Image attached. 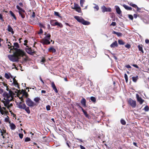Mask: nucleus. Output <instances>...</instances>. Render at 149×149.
Here are the masks:
<instances>
[{"label": "nucleus", "mask_w": 149, "mask_h": 149, "mask_svg": "<svg viewBox=\"0 0 149 149\" xmlns=\"http://www.w3.org/2000/svg\"><path fill=\"white\" fill-rule=\"evenodd\" d=\"M19 46L17 42H15L14 43V46H11V49H13L15 51V53L17 55L19 56H23L25 55L26 53L18 49Z\"/></svg>", "instance_id": "obj_1"}, {"label": "nucleus", "mask_w": 149, "mask_h": 149, "mask_svg": "<svg viewBox=\"0 0 149 149\" xmlns=\"http://www.w3.org/2000/svg\"><path fill=\"white\" fill-rule=\"evenodd\" d=\"M74 18L77 21L84 25H87L90 24L89 22L85 20L81 17L75 16L74 17Z\"/></svg>", "instance_id": "obj_2"}, {"label": "nucleus", "mask_w": 149, "mask_h": 149, "mask_svg": "<svg viewBox=\"0 0 149 149\" xmlns=\"http://www.w3.org/2000/svg\"><path fill=\"white\" fill-rule=\"evenodd\" d=\"M18 10V13L19 15L21 16L22 19H24L25 17V15L26 13L24 10L20 7L19 6H16Z\"/></svg>", "instance_id": "obj_3"}, {"label": "nucleus", "mask_w": 149, "mask_h": 149, "mask_svg": "<svg viewBox=\"0 0 149 149\" xmlns=\"http://www.w3.org/2000/svg\"><path fill=\"white\" fill-rule=\"evenodd\" d=\"M26 104L29 106L31 107H33L35 106H37L36 103H34L30 98H27L26 101Z\"/></svg>", "instance_id": "obj_4"}, {"label": "nucleus", "mask_w": 149, "mask_h": 149, "mask_svg": "<svg viewBox=\"0 0 149 149\" xmlns=\"http://www.w3.org/2000/svg\"><path fill=\"white\" fill-rule=\"evenodd\" d=\"M41 42L44 45H49L50 43L49 40L44 38L41 40Z\"/></svg>", "instance_id": "obj_5"}, {"label": "nucleus", "mask_w": 149, "mask_h": 149, "mask_svg": "<svg viewBox=\"0 0 149 149\" xmlns=\"http://www.w3.org/2000/svg\"><path fill=\"white\" fill-rule=\"evenodd\" d=\"M128 102L133 108H135L136 107V103L135 101L130 99L129 100Z\"/></svg>", "instance_id": "obj_6"}, {"label": "nucleus", "mask_w": 149, "mask_h": 149, "mask_svg": "<svg viewBox=\"0 0 149 149\" xmlns=\"http://www.w3.org/2000/svg\"><path fill=\"white\" fill-rule=\"evenodd\" d=\"M8 58L9 59L13 62H16L18 61V59L15 56L9 55L8 56Z\"/></svg>", "instance_id": "obj_7"}, {"label": "nucleus", "mask_w": 149, "mask_h": 149, "mask_svg": "<svg viewBox=\"0 0 149 149\" xmlns=\"http://www.w3.org/2000/svg\"><path fill=\"white\" fill-rule=\"evenodd\" d=\"M101 9L103 13H104L105 12H111V9L110 8H107L104 6H102Z\"/></svg>", "instance_id": "obj_8"}, {"label": "nucleus", "mask_w": 149, "mask_h": 149, "mask_svg": "<svg viewBox=\"0 0 149 149\" xmlns=\"http://www.w3.org/2000/svg\"><path fill=\"white\" fill-rule=\"evenodd\" d=\"M136 95L137 101L139 102L140 104H142L144 101V100L140 97L138 94H136Z\"/></svg>", "instance_id": "obj_9"}, {"label": "nucleus", "mask_w": 149, "mask_h": 149, "mask_svg": "<svg viewBox=\"0 0 149 149\" xmlns=\"http://www.w3.org/2000/svg\"><path fill=\"white\" fill-rule=\"evenodd\" d=\"M18 107L21 109H24L26 107V106L25 104H22L21 102L18 103Z\"/></svg>", "instance_id": "obj_10"}, {"label": "nucleus", "mask_w": 149, "mask_h": 149, "mask_svg": "<svg viewBox=\"0 0 149 149\" xmlns=\"http://www.w3.org/2000/svg\"><path fill=\"white\" fill-rule=\"evenodd\" d=\"M0 85L2 87H6V90L7 91H8V86L7 84L4 82H0Z\"/></svg>", "instance_id": "obj_11"}, {"label": "nucleus", "mask_w": 149, "mask_h": 149, "mask_svg": "<svg viewBox=\"0 0 149 149\" xmlns=\"http://www.w3.org/2000/svg\"><path fill=\"white\" fill-rule=\"evenodd\" d=\"M13 84L16 87H18L19 88L18 83L17 82V81L16 80L15 77H14L13 78Z\"/></svg>", "instance_id": "obj_12"}, {"label": "nucleus", "mask_w": 149, "mask_h": 149, "mask_svg": "<svg viewBox=\"0 0 149 149\" xmlns=\"http://www.w3.org/2000/svg\"><path fill=\"white\" fill-rule=\"evenodd\" d=\"M81 103L84 107H86V101L85 98H83L81 101Z\"/></svg>", "instance_id": "obj_13"}, {"label": "nucleus", "mask_w": 149, "mask_h": 149, "mask_svg": "<svg viewBox=\"0 0 149 149\" xmlns=\"http://www.w3.org/2000/svg\"><path fill=\"white\" fill-rule=\"evenodd\" d=\"M26 52L27 53L29 54L32 55L33 54L34 52L31 49V48L26 49Z\"/></svg>", "instance_id": "obj_14"}, {"label": "nucleus", "mask_w": 149, "mask_h": 149, "mask_svg": "<svg viewBox=\"0 0 149 149\" xmlns=\"http://www.w3.org/2000/svg\"><path fill=\"white\" fill-rule=\"evenodd\" d=\"M8 31L11 32L12 34H13L14 33L13 29L9 25L8 26Z\"/></svg>", "instance_id": "obj_15"}, {"label": "nucleus", "mask_w": 149, "mask_h": 149, "mask_svg": "<svg viewBox=\"0 0 149 149\" xmlns=\"http://www.w3.org/2000/svg\"><path fill=\"white\" fill-rule=\"evenodd\" d=\"M115 7L117 13L118 14H120L121 13V11L119 7L118 6H116Z\"/></svg>", "instance_id": "obj_16"}, {"label": "nucleus", "mask_w": 149, "mask_h": 149, "mask_svg": "<svg viewBox=\"0 0 149 149\" xmlns=\"http://www.w3.org/2000/svg\"><path fill=\"white\" fill-rule=\"evenodd\" d=\"M48 51L54 53L56 52V50L53 47H51L48 49Z\"/></svg>", "instance_id": "obj_17"}, {"label": "nucleus", "mask_w": 149, "mask_h": 149, "mask_svg": "<svg viewBox=\"0 0 149 149\" xmlns=\"http://www.w3.org/2000/svg\"><path fill=\"white\" fill-rule=\"evenodd\" d=\"M118 46V44L116 41L113 42L111 45L110 47H117Z\"/></svg>", "instance_id": "obj_18"}, {"label": "nucleus", "mask_w": 149, "mask_h": 149, "mask_svg": "<svg viewBox=\"0 0 149 149\" xmlns=\"http://www.w3.org/2000/svg\"><path fill=\"white\" fill-rule=\"evenodd\" d=\"M0 133L1 134L6 135V130L3 129H1L0 128Z\"/></svg>", "instance_id": "obj_19"}, {"label": "nucleus", "mask_w": 149, "mask_h": 149, "mask_svg": "<svg viewBox=\"0 0 149 149\" xmlns=\"http://www.w3.org/2000/svg\"><path fill=\"white\" fill-rule=\"evenodd\" d=\"M123 7L127 10H132V7L128 6H127L124 4L123 5Z\"/></svg>", "instance_id": "obj_20"}, {"label": "nucleus", "mask_w": 149, "mask_h": 149, "mask_svg": "<svg viewBox=\"0 0 149 149\" xmlns=\"http://www.w3.org/2000/svg\"><path fill=\"white\" fill-rule=\"evenodd\" d=\"M56 22V20H51L50 21V23L52 26H55V22Z\"/></svg>", "instance_id": "obj_21"}, {"label": "nucleus", "mask_w": 149, "mask_h": 149, "mask_svg": "<svg viewBox=\"0 0 149 149\" xmlns=\"http://www.w3.org/2000/svg\"><path fill=\"white\" fill-rule=\"evenodd\" d=\"M113 33L116 34L118 36H121L122 35V33L120 32H116L114 31H113Z\"/></svg>", "instance_id": "obj_22"}, {"label": "nucleus", "mask_w": 149, "mask_h": 149, "mask_svg": "<svg viewBox=\"0 0 149 149\" xmlns=\"http://www.w3.org/2000/svg\"><path fill=\"white\" fill-rule=\"evenodd\" d=\"M10 129L12 130H14L16 128L15 125L13 123H11L10 125Z\"/></svg>", "instance_id": "obj_23"}, {"label": "nucleus", "mask_w": 149, "mask_h": 149, "mask_svg": "<svg viewBox=\"0 0 149 149\" xmlns=\"http://www.w3.org/2000/svg\"><path fill=\"white\" fill-rule=\"evenodd\" d=\"M55 26H58L61 28H62L63 27V25L61 23H59L57 21L55 22Z\"/></svg>", "instance_id": "obj_24"}, {"label": "nucleus", "mask_w": 149, "mask_h": 149, "mask_svg": "<svg viewBox=\"0 0 149 149\" xmlns=\"http://www.w3.org/2000/svg\"><path fill=\"white\" fill-rule=\"evenodd\" d=\"M40 97H36L34 98V100L36 103H39L40 102Z\"/></svg>", "instance_id": "obj_25"}, {"label": "nucleus", "mask_w": 149, "mask_h": 149, "mask_svg": "<svg viewBox=\"0 0 149 149\" xmlns=\"http://www.w3.org/2000/svg\"><path fill=\"white\" fill-rule=\"evenodd\" d=\"M51 37V35L50 34L48 33L45 36L44 38L46 39H48V40H50Z\"/></svg>", "instance_id": "obj_26"}, {"label": "nucleus", "mask_w": 149, "mask_h": 149, "mask_svg": "<svg viewBox=\"0 0 149 149\" xmlns=\"http://www.w3.org/2000/svg\"><path fill=\"white\" fill-rule=\"evenodd\" d=\"M25 111L26 112L28 113L29 114L30 113V111L29 110V107H26L24 109Z\"/></svg>", "instance_id": "obj_27"}, {"label": "nucleus", "mask_w": 149, "mask_h": 149, "mask_svg": "<svg viewBox=\"0 0 149 149\" xmlns=\"http://www.w3.org/2000/svg\"><path fill=\"white\" fill-rule=\"evenodd\" d=\"M132 79L133 81L136 82L138 79V76H136V77H132Z\"/></svg>", "instance_id": "obj_28"}, {"label": "nucleus", "mask_w": 149, "mask_h": 149, "mask_svg": "<svg viewBox=\"0 0 149 149\" xmlns=\"http://www.w3.org/2000/svg\"><path fill=\"white\" fill-rule=\"evenodd\" d=\"M10 14L11 15V16L13 17L14 18L15 20H16V17L15 14H14V13L11 11H10Z\"/></svg>", "instance_id": "obj_29"}, {"label": "nucleus", "mask_w": 149, "mask_h": 149, "mask_svg": "<svg viewBox=\"0 0 149 149\" xmlns=\"http://www.w3.org/2000/svg\"><path fill=\"white\" fill-rule=\"evenodd\" d=\"M80 6L78 4L74 3V7L73 8H72V9H75L78 8Z\"/></svg>", "instance_id": "obj_30"}, {"label": "nucleus", "mask_w": 149, "mask_h": 149, "mask_svg": "<svg viewBox=\"0 0 149 149\" xmlns=\"http://www.w3.org/2000/svg\"><path fill=\"white\" fill-rule=\"evenodd\" d=\"M90 99L93 102H95L96 101V98L94 97H91Z\"/></svg>", "instance_id": "obj_31"}, {"label": "nucleus", "mask_w": 149, "mask_h": 149, "mask_svg": "<svg viewBox=\"0 0 149 149\" xmlns=\"http://www.w3.org/2000/svg\"><path fill=\"white\" fill-rule=\"evenodd\" d=\"M93 4L95 5V6L93 7V8L96 9L95 11L98 10L99 9V7L97 5H96L95 3H93Z\"/></svg>", "instance_id": "obj_32"}, {"label": "nucleus", "mask_w": 149, "mask_h": 149, "mask_svg": "<svg viewBox=\"0 0 149 149\" xmlns=\"http://www.w3.org/2000/svg\"><path fill=\"white\" fill-rule=\"evenodd\" d=\"M138 47L139 48V51H141L143 53L144 52L143 50L142 47L140 45H139Z\"/></svg>", "instance_id": "obj_33"}, {"label": "nucleus", "mask_w": 149, "mask_h": 149, "mask_svg": "<svg viewBox=\"0 0 149 149\" xmlns=\"http://www.w3.org/2000/svg\"><path fill=\"white\" fill-rule=\"evenodd\" d=\"M118 42L119 44L120 45H123L124 44V43L122 40H118Z\"/></svg>", "instance_id": "obj_34"}, {"label": "nucleus", "mask_w": 149, "mask_h": 149, "mask_svg": "<svg viewBox=\"0 0 149 149\" xmlns=\"http://www.w3.org/2000/svg\"><path fill=\"white\" fill-rule=\"evenodd\" d=\"M144 110L146 111H148L149 110V107L148 106H146L144 108Z\"/></svg>", "instance_id": "obj_35"}, {"label": "nucleus", "mask_w": 149, "mask_h": 149, "mask_svg": "<svg viewBox=\"0 0 149 149\" xmlns=\"http://www.w3.org/2000/svg\"><path fill=\"white\" fill-rule=\"evenodd\" d=\"M9 117L8 116H7V117L5 118V121L7 123H10V122L9 121Z\"/></svg>", "instance_id": "obj_36"}, {"label": "nucleus", "mask_w": 149, "mask_h": 149, "mask_svg": "<svg viewBox=\"0 0 149 149\" xmlns=\"http://www.w3.org/2000/svg\"><path fill=\"white\" fill-rule=\"evenodd\" d=\"M5 77L7 79H9L10 78V77L9 74H8L7 73H6L5 74Z\"/></svg>", "instance_id": "obj_37"}, {"label": "nucleus", "mask_w": 149, "mask_h": 149, "mask_svg": "<svg viewBox=\"0 0 149 149\" xmlns=\"http://www.w3.org/2000/svg\"><path fill=\"white\" fill-rule=\"evenodd\" d=\"M124 77L125 79L126 83H127L128 81L127 75L126 74H125L124 75Z\"/></svg>", "instance_id": "obj_38"}, {"label": "nucleus", "mask_w": 149, "mask_h": 149, "mask_svg": "<svg viewBox=\"0 0 149 149\" xmlns=\"http://www.w3.org/2000/svg\"><path fill=\"white\" fill-rule=\"evenodd\" d=\"M120 122L123 125H125L126 124V122L124 120H121Z\"/></svg>", "instance_id": "obj_39"}, {"label": "nucleus", "mask_w": 149, "mask_h": 149, "mask_svg": "<svg viewBox=\"0 0 149 149\" xmlns=\"http://www.w3.org/2000/svg\"><path fill=\"white\" fill-rule=\"evenodd\" d=\"M75 10L78 13H81V8L80 7L76 9H75Z\"/></svg>", "instance_id": "obj_40"}, {"label": "nucleus", "mask_w": 149, "mask_h": 149, "mask_svg": "<svg viewBox=\"0 0 149 149\" xmlns=\"http://www.w3.org/2000/svg\"><path fill=\"white\" fill-rule=\"evenodd\" d=\"M54 14L56 16H57L58 17H60L58 12H56V11H54Z\"/></svg>", "instance_id": "obj_41"}, {"label": "nucleus", "mask_w": 149, "mask_h": 149, "mask_svg": "<svg viewBox=\"0 0 149 149\" xmlns=\"http://www.w3.org/2000/svg\"><path fill=\"white\" fill-rule=\"evenodd\" d=\"M50 108H51V107L49 105H48L46 107V109L47 111L50 110Z\"/></svg>", "instance_id": "obj_42"}, {"label": "nucleus", "mask_w": 149, "mask_h": 149, "mask_svg": "<svg viewBox=\"0 0 149 149\" xmlns=\"http://www.w3.org/2000/svg\"><path fill=\"white\" fill-rule=\"evenodd\" d=\"M30 140H31V139L27 137L25 138V142L29 141H30Z\"/></svg>", "instance_id": "obj_43"}, {"label": "nucleus", "mask_w": 149, "mask_h": 149, "mask_svg": "<svg viewBox=\"0 0 149 149\" xmlns=\"http://www.w3.org/2000/svg\"><path fill=\"white\" fill-rule=\"evenodd\" d=\"M52 88H53V89L54 90V91L56 93H57L58 92V90H57L56 86Z\"/></svg>", "instance_id": "obj_44"}, {"label": "nucleus", "mask_w": 149, "mask_h": 149, "mask_svg": "<svg viewBox=\"0 0 149 149\" xmlns=\"http://www.w3.org/2000/svg\"><path fill=\"white\" fill-rule=\"evenodd\" d=\"M45 61V60L44 58H42L41 61V64H43Z\"/></svg>", "instance_id": "obj_45"}, {"label": "nucleus", "mask_w": 149, "mask_h": 149, "mask_svg": "<svg viewBox=\"0 0 149 149\" xmlns=\"http://www.w3.org/2000/svg\"><path fill=\"white\" fill-rule=\"evenodd\" d=\"M129 18L131 20H132L133 19V16L132 15H128Z\"/></svg>", "instance_id": "obj_46"}, {"label": "nucleus", "mask_w": 149, "mask_h": 149, "mask_svg": "<svg viewBox=\"0 0 149 149\" xmlns=\"http://www.w3.org/2000/svg\"><path fill=\"white\" fill-rule=\"evenodd\" d=\"M19 138L22 139L23 137V134H22L19 133Z\"/></svg>", "instance_id": "obj_47"}, {"label": "nucleus", "mask_w": 149, "mask_h": 149, "mask_svg": "<svg viewBox=\"0 0 149 149\" xmlns=\"http://www.w3.org/2000/svg\"><path fill=\"white\" fill-rule=\"evenodd\" d=\"M39 26H40L41 28H45V26L44 25H43L41 23H40L39 24Z\"/></svg>", "instance_id": "obj_48"}, {"label": "nucleus", "mask_w": 149, "mask_h": 149, "mask_svg": "<svg viewBox=\"0 0 149 149\" xmlns=\"http://www.w3.org/2000/svg\"><path fill=\"white\" fill-rule=\"evenodd\" d=\"M125 47L127 48H129L130 47V44H127L125 46Z\"/></svg>", "instance_id": "obj_49"}, {"label": "nucleus", "mask_w": 149, "mask_h": 149, "mask_svg": "<svg viewBox=\"0 0 149 149\" xmlns=\"http://www.w3.org/2000/svg\"><path fill=\"white\" fill-rule=\"evenodd\" d=\"M24 95L25 96V97L26 98H27L28 96V94L26 92L24 93Z\"/></svg>", "instance_id": "obj_50"}, {"label": "nucleus", "mask_w": 149, "mask_h": 149, "mask_svg": "<svg viewBox=\"0 0 149 149\" xmlns=\"http://www.w3.org/2000/svg\"><path fill=\"white\" fill-rule=\"evenodd\" d=\"M136 11L139 12H141V8H139L138 6L136 7Z\"/></svg>", "instance_id": "obj_51"}, {"label": "nucleus", "mask_w": 149, "mask_h": 149, "mask_svg": "<svg viewBox=\"0 0 149 149\" xmlns=\"http://www.w3.org/2000/svg\"><path fill=\"white\" fill-rule=\"evenodd\" d=\"M116 25V23L115 22H112L111 24H110V26H115Z\"/></svg>", "instance_id": "obj_52"}, {"label": "nucleus", "mask_w": 149, "mask_h": 149, "mask_svg": "<svg viewBox=\"0 0 149 149\" xmlns=\"http://www.w3.org/2000/svg\"><path fill=\"white\" fill-rule=\"evenodd\" d=\"M83 113L84 114L85 116H86V117H88V115L86 111H85L83 112Z\"/></svg>", "instance_id": "obj_53"}, {"label": "nucleus", "mask_w": 149, "mask_h": 149, "mask_svg": "<svg viewBox=\"0 0 149 149\" xmlns=\"http://www.w3.org/2000/svg\"><path fill=\"white\" fill-rule=\"evenodd\" d=\"M43 33V31L41 29H40L39 31L38 32V34H40L42 33Z\"/></svg>", "instance_id": "obj_54"}, {"label": "nucleus", "mask_w": 149, "mask_h": 149, "mask_svg": "<svg viewBox=\"0 0 149 149\" xmlns=\"http://www.w3.org/2000/svg\"><path fill=\"white\" fill-rule=\"evenodd\" d=\"M51 85L52 87V88L54 87L55 86V85L54 84V82H52L51 83Z\"/></svg>", "instance_id": "obj_55"}, {"label": "nucleus", "mask_w": 149, "mask_h": 149, "mask_svg": "<svg viewBox=\"0 0 149 149\" xmlns=\"http://www.w3.org/2000/svg\"><path fill=\"white\" fill-rule=\"evenodd\" d=\"M0 19L2 21H4L2 17V15L1 14H0Z\"/></svg>", "instance_id": "obj_56"}, {"label": "nucleus", "mask_w": 149, "mask_h": 149, "mask_svg": "<svg viewBox=\"0 0 149 149\" xmlns=\"http://www.w3.org/2000/svg\"><path fill=\"white\" fill-rule=\"evenodd\" d=\"M3 92V91L2 89L0 86V93H2Z\"/></svg>", "instance_id": "obj_57"}, {"label": "nucleus", "mask_w": 149, "mask_h": 149, "mask_svg": "<svg viewBox=\"0 0 149 149\" xmlns=\"http://www.w3.org/2000/svg\"><path fill=\"white\" fill-rule=\"evenodd\" d=\"M1 136H2V138L3 139H5V136H6V135L1 134Z\"/></svg>", "instance_id": "obj_58"}, {"label": "nucleus", "mask_w": 149, "mask_h": 149, "mask_svg": "<svg viewBox=\"0 0 149 149\" xmlns=\"http://www.w3.org/2000/svg\"><path fill=\"white\" fill-rule=\"evenodd\" d=\"M35 16V13L34 12H33L32 14V17L33 18H34Z\"/></svg>", "instance_id": "obj_59"}, {"label": "nucleus", "mask_w": 149, "mask_h": 149, "mask_svg": "<svg viewBox=\"0 0 149 149\" xmlns=\"http://www.w3.org/2000/svg\"><path fill=\"white\" fill-rule=\"evenodd\" d=\"M133 66L134 67L136 68H139V66L136 65V64H133Z\"/></svg>", "instance_id": "obj_60"}, {"label": "nucleus", "mask_w": 149, "mask_h": 149, "mask_svg": "<svg viewBox=\"0 0 149 149\" xmlns=\"http://www.w3.org/2000/svg\"><path fill=\"white\" fill-rule=\"evenodd\" d=\"M132 6L133 7L135 8H136V7H137V6L136 5L134 4H133L132 5Z\"/></svg>", "instance_id": "obj_61"}, {"label": "nucleus", "mask_w": 149, "mask_h": 149, "mask_svg": "<svg viewBox=\"0 0 149 149\" xmlns=\"http://www.w3.org/2000/svg\"><path fill=\"white\" fill-rule=\"evenodd\" d=\"M85 0H80V3H84L85 2Z\"/></svg>", "instance_id": "obj_62"}, {"label": "nucleus", "mask_w": 149, "mask_h": 149, "mask_svg": "<svg viewBox=\"0 0 149 149\" xmlns=\"http://www.w3.org/2000/svg\"><path fill=\"white\" fill-rule=\"evenodd\" d=\"M80 146L81 149H86L85 147L81 145H80Z\"/></svg>", "instance_id": "obj_63"}, {"label": "nucleus", "mask_w": 149, "mask_h": 149, "mask_svg": "<svg viewBox=\"0 0 149 149\" xmlns=\"http://www.w3.org/2000/svg\"><path fill=\"white\" fill-rule=\"evenodd\" d=\"M145 42L147 44L149 43V40L148 39H146L145 40Z\"/></svg>", "instance_id": "obj_64"}]
</instances>
